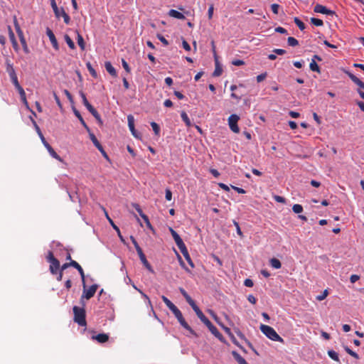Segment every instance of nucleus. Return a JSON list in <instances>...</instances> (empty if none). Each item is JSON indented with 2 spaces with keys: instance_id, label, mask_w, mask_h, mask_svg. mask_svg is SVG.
Returning a JSON list of instances; mask_svg holds the SVG:
<instances>
[{
  "instance_id": "obj_1",
  "label": "nucleus",
  "mask_w": 364,
  "mask_h": 364,
  "mask_svg": "<svg viewBox=\"0 0 364 364\" xmlns=\"http://www.w3.org/2000/svg\"><path fill=\"white\" fill-rule=\"evenodd\" d=\"M260 331L270 340L284 343V339L271 326L261 324Z\"/></svg>"
},
{
  "instance_id": "obj_2",
  "label": "nucleus",
  "mask_w": 364,
  "mask_h": 364,
  "mask_svg": "<svg viewBox=\"0 0 364 364\" xmlns=\"http://www.w3.org/2000/svg\"><path fill=\"white\" fill-rule=\"evenodd\" d=\"M73 310L74 313V321L80 326H86L87 323L85 319L86 315L85 309L75 306Z\"/></svg>"
},
{
  "instance_id": "obj_3",
  "label": "nucleus",
  "mask_w": 364,
  "mask_h": 364,
  "mask_svg": "<svg viewBox=\"0 0 364 364\" xmlns=\"http://www.w3.org/2000/svg\"><path fill=\"white\" fill-rule=\"evenodd\" d=\"M80 95L82 98L83 105L86 107V108L88 109V111L92 114V116L99 122H101V117L100 114L97 112V111L90 105V103L88 102L85 94L80 91Z\"/></svg>"
},
{
  "instance_id": "obj_4",
  "label": "nucleus",
  "mask_w": 364,
  "mask_h": 364,
  "mask_svg": "<svg viewBox=\"0 0 364 364\" xmlns=\"http://www.w3.org/2000/svg\"><path fill=\"white\" fill-rule=\"evenodd\" d=\"M50 4L56 17L59 18L60 16H62L63 18L65 23L69 24L70 21V18L68 16V14L64 11V9L62 8L61 11H59L55 0H50Z\"/></svg>"
},
{
  "instance_id": "obj_5",
  "label": "nucleus",
  "mask_w": 364,
  "mask_h": 364,
  "mask_svg": "<svg viewBox=\"0 0 364 364\" xmlns=\"http://www.w3.org/2000/svg\"><path fill=\"white\" fill-rule=\"evenodd\" d=\"M6 70L8 73L14 85L18 83L17 75L16 73L13 64L11 63V60L9 59L6 60Z\"/></svg>"
},
{
  "instance_id": "obj_6",
  "label": "nucleus",
  "mask_w": 364,
  "mask_h": 364,
  "mask_svg": "<svg viewBox=\"0 0 364 364\" xmlns=\"http://www.w3.org/2000/svg\"><path fill=\"white\" fill-rule=\"evenodd\" d=\"M82 284H83L84 289H83V294L82 295L81 299H80L81 301H82V299L84 298L89 300L92 297H93L97 288H98L97 284H92V286L90 287V288L88 289H86L85 282L84 281V283H82Z\"/></svg>"
},
{
  "instance_id": "obj_7",
  "label": "nucleus",
  "mask_w": 364,
  "mask_h": 364,
  "mask_svg": "<svg viewBox=\"0 0 364 364\" xmlns=\"http://www.w3.org/2000/svg\"><path fill=\"white\" fill-rule=\"evenodd\" d=\"M240 117L237 114H231L228 118V124L231 131L234 133H239L240 129L237 125V122L239 121Z\"/></svg>"
},
{
  "instance_id": "obj_8",
  "label": "nucleus",
  "mask_w": 364,
  "mask_h": 364,
  "mask_svg": "<svg viewBox=\"0 0 364 364\" xmlns=\"http://www.w3.org/2000/svg\"><path fill=\"white\" fill-rule=\"evenodd\" d=\"M209 331L217 338L219 341L223 343H225V339L223 336L219 332L217 328L213 325V323L208 320L204 323Z\"/></svg>"
},
{
  "instance_id": "obj_9",
  "label": "nucleus",
  "mask_w": 364,
  "mask_h": 364,
  "mask_svg": "<svg viewBox=\"0 0 364 364\" xmlns=\"http://www.w3.org/2000/svg\"><path fill=\"white\" fill-rule=\"evenodd\" d=\"M100 208L103 210V212L105 213V215L106 218L107 219V220L109 221V224L117 231V235H118L119 237L120 238L121 241L124 242V238H123V237H122V235L121 234L119 228L114 224L113 220L110 218V217L108 215V213H107V210L102 205H100Z\"/></svg>"
},
{
  "instance_id": "obj_10",
  "label": "nucleus",
  "mask_w": 364,
  "mask_h": 364,
  "mask_svg": "<svg viewBox=\"0 0 364 364\" xmlns=\"http://www.w3.org/2000/svg\"><path fill=\"white\" fill-rule=\"evenodd\" d=\"M128 126L132 135L136 139H141V134L138 133L134 128V119L131 114L127 117Z\"/></svg>"
},
{
  "instance_id": "obj_11",
  "label": "nucleus",
  "mask_w": 364,
  "mask_h": 364,
  "mask_svg": "<svg viewBox=\"0 0 364 364\" xmlns=\"http://www.w3.org/2000/svg\"><path fill=\"white\" fill-rule=\"evenodd\" d=\"M314 11L328 16H333L335 14L333 11L327 9L325 6L321 4H316L314 8Z\"/></svg>"
},
{
  "instance_id": "obj_12",
  "label": "nucleus",
  "mask_w": 364,
  "mask_h": 364,
  "mask_svg": "<svg viewBox=\"0 0 364 364\" xmlns=\"http://www.w3.org/2000/svg\"><path fill=\"white\" fill-rule=\"evenodd\" d=\"M193 310L196 314L197 316L199 318V319L205 323L209 319L204 315V314L202 312V311L198 308V306L196 305V302L191 304L190 305Z\"/></svg>"
},
{
  "instance_id": "obj_13",
  "label": "nucleus",
  "mask_w": 364,
  "mask_h": 364,
  "mask_svg": "<svg viewBox=\"0 0 364 364\" xmlns=\"http://www.w3.org/2000/svg\"><path fill=\"white\" fill-rule=\"evenodd\" d=\"M170 232L178 249L186 245L179 235L173 228H170Z\"/></svg>"
},
{
  "instance_id": "obj_14",
  "label": "nucleus",
  "mask_w": 364,
  "mask_h": 364,
  "mask_svg": "<svg viewBox=\"0 0 364 364\" xmlns=\"http://www.w3.org/2000/svg\"><path fill=\"white\" fill-rule=\"evenodd\" d=\"M46 35L49 38L50 41V43H51V44L53 46V47L56 50H58L59 49V46H58L57 39H56L53 32L49 28H46Z\"/></svg>"
},
{
  "instance_id": "obj_15",
  "label": "nucleus",
  "mask_w": 364,
  "mask_h": 364,
  "mask_svg": "<svg viewBox=\"0 0 364 364\" xmlns=\"http://www.w3.org/2000/svg\"><path fill=\"white\" fill-rule=\"evenodd\" d=\"M178 321L180 324L186 330H188L193 336L198 337V334L195 332L194 330L188 324V323L184 319L183 316H181L179 318H177Z\"/></svg>"
},
{
  "instance_id": "obj_16",
  "label": "nucleus",
  "mask_w": 364,
  "mask_h": 364,
  "mask_svg": "<svg viewBox=\"0 0 364 364\" xmlns=\"http://www.w3.org/2000/svg\"><path fill=\"white\" fill-rule=\"evenodd\" d=\"M346 73L355 85H357L360 88L364 90V82L363 81L348 71H346Z\"/></svg>"
},
{
  "instance_id": "obj_17",
  "label": "nucleus",
  "mask_w": 364,
  "mask_h": 364,
  "mask_svg": "<svg viewBox=\"0 0 364 364\" xmlns=\"http://www.w3.org/2000/svg\"><path fill=\"white\" fill-rule=\"evenodd\" d=\"M139 258H140V260L141 261V262L143 263V264L146 267V268L151 272H154V270L151 267V266L150 265L149 262L147 261L146 258V256L144 254L143 251L141 250V252H138L137 253Z\"/></svg>"
},
{
  "instance_id": "obj_18",
  "label": "nucleus",
  "mask_w": 364,
  "mask_h": 364,
  "mask_svg": "<svg viewBox=\"0 0 364 364\" xmlns=\"http://www.w3.org/2000/svg\"><path fill=\"white\" fill-rule=\"evenodd\" d=\"M70 264H71V267L75 268L79 272L82 278V283H84L85 276L82 267L75 260H71V262H70Z\"/></svg>"
},
{
  "instance_id": "obj_19",
  "label": "nucleus",
  "mask_w": 364,
  "mask_h": 364,
  "mask_svg": "<svg viewBox=\"0 0 364 364\" xmlns=\"http://www.w3.org/2000/svg\"><path fill=\"white\" fill-rule=\"evenodd\" d=\"M92 338L96 340L100 343H104L109 340V336L107 333H99L96 336H92Z\"/></svg>"
},
{
  "instance_id": "obj_20",
  "label": "nucleus",
  "mask_w": 364,
  "mask_h": 364,
  "mask_svg": "<svg viewBox=\"0 0 364 364\" xmlns=\"http://www.w3.org/2000/svg\"><path fill=\"white\" fill-rule=\"evenodd\" d=\"M183 257H185L186 260L188 262V263L191 265V267H194L193 262L191 260V258L189 255L188 251L185 246L182 247L179 249Z\"/></svg>"
},
{
  "instance_id": "obj_21",
  "label": "nucleus",
  "mask_w": 364,
  "mask_h": 364,
  "mask_svg": "<svg viewBox=\"0 0 364 364\" xmlns=\"http://www.w3.org/2000/svg\"><path fill=\"white\" fill-rule=\"evenodd\" d=\"M46 148L53 158L57 159L60 162H63V159L55 151V150L52 148V146L50 144H47Z\"/></svg>"
},
{
  "instance_id": "obj_22",
  "label": "nucleus",
  "mask_w": 364,
  "mask_h": 364,
  "mask_svg": "<svg viewBox=\"0 0 364 364\" xmlns=\"http://www.w3.org/2000/svg\"><path fill=\"white\" fill-rule=\"evenodd\" d=\"M73 112L75 114V115L78 118V119L80 120L81 124L87 129V132H90V128L87 125V124L85 123V120L83 119L82 117L81 116L80 112L75 108V107H73Z\"/></svg>"
},
{
  "instance_id": "obj_23",
  "label": "nucleus",
  "mask_w": 364,
  "mask_h": 364,
  "mask_svg": "<svg viewBox=\"0 0 364 364\" xmlns=\"http://www.w3.org/2000/svg\"><path fill=\"white\" fill-rule=\"evenodd\" d=\"M50 263V264L49 269H50L51 274H57L58 271L60 269V262L58 259H56Z\"/></svg>"
},
{
  "instance_id": "obj_24",
  "label": "nucleus",
  "mask_w": 364,
  "mask_h": 364,
  "mask_svg": "<svg viewBox=\"0 0 364 364\" xmlns=\"http://www.w3.org/2000/svg\"><path fill=\"white\" fill-rule=\"evenodd\" d=\"M235 332L236 333V334L242 340L245 341L247 342V343L248 344V346L254 350V352L256 353V354H258L257 352L256 351V350L253 348L252 343L248 341L247 340V338H245V336L242 333V331L239 329V328H235Z\"/></svg>"
},
{
  "instance_id": "obj_25",
  "label": "nucleus",
  "mask_w": 364,
  "mask_h": 364,
  "mask_svg": "<svg viewBox=\"0 0 364 364\" xmlns=\"http://www.w3.org/2000/svg\"><path fill=\"white\" fill-rule=\"evenodd\" d=\"M235 332L236 333V334L242 340L245 341L247 342V343L248 344V346L254 350V352L256 353V354H258L257 352L256 351V350L253 348L252 343L248 341L247 340V338H245V336L242 333V331L239 329V328H235Z\"/></svg>"
},
{
  "instance_id": "obj_26",
  "label": "nucleus",
  "mask_w": 364,
  "mask_h": 364,
  "mask_svg": "<svg viewBox=\"0 0 364 364\" xmlns=\"http://www.w3.org/2000/svg\"><path fill=\"white\" fill-rule=\"evenodd\" d=\"M105 67L106 70L113 77H117V71L115 68L112 66L110 62H105Z\"/></svg>"
},
{
  "instance_id": "obj_27",
  "label": "nucleus",
  "mask_w": 364,
  "mask_h": 364,
  "mask_svg": "<svg viewBox=\"0 0 364 364\" xmlns=\"http://www.w3.org/2000/svg\"><path fill=\"white\" fill-rule=\"evenodd\" d=\"M168 15L171 17L176 18L177 19H184L185 18V16L182 13H181L176 10H174V9H171L168 11Z\"/></svg>"
},
{
  "instance_id": "obj_28",
  "label": "nucleus",
  "mask_w": 364,
  "mask_h": 364,
  "mask_svg": "<svg viewBox=\"0 0 364 364\" xmlns=\"http://www.w3.org/2000/svg\"><path fill=\"white\" fill-rule=\"evenodd\" d=\"M76 33H77V44L80 46V49L82 50H84L85 48V43L84 39H83L82 36H81V34L77 31H76Z\"/></svg>"
},
{
  "instance_id": "obj_29",
  "label": "nucleus",
  "mask_w": 364,
  "mask_h": 364,
  "mask_svg": "<svg viewBox=\"0 0 364 364\" xmlns=\"http://www.w3.org/2000/svg\"><path fill=\"white\" fill-rule=\"evenodd\" d=\"M179 291L181 293V294L185 298L186 301L188 303L189 305L191 304L194 303L195 301L192 299V298L188 294V293L186 291V290L183 288H179Z\"/></svg>"
},
{
  "instance_id": "obj_30",
  "label": "nucleus",
  "mask_w": 364,
  "mask_h": 364,
  "mask_svg": "<svg viewBox=\"0 0 364 364\" xmlns=\"http://www.w3.org/2000/svg\"><path fill=\"white\" fill-rule=\"evenodd\" d=\"M232 355L239 364H246L247 361L236 351H232Z\"/></svg>"
},
{
  "instance_id": "obj_31",
  "label": "nucleus",
  "mask_w": 364,
  "mask_h": 364,
  "mask_svg": "<svg viewBox=\"0 0 364 364\" xmlns=\"http://www.w3.org/2000/svg\"><path fill=\"white\" fill-rule=\"evenodd\" d=\"M181 117L182 120L185 122V124L187 127L191 126V122L188 114L185 112L183 111L181 112Z\"/></svg>"
},
{
  "instance_id": "obj_32",
  "label": "nucleus",
  "mask_w": 364,
  "mask_h": 364,
  "mask_svg": "<svg viewBox=\"0 0 364 364\" xmlns=\"http://www.w3.org/2000/svg\"><path fill=\"white\" fill-rule=\"evenodd\" d=\"M309 68L312 71L320 73V68L316 63V62L314 60V59L311 60V62L310 63Z\"/></svg>"
},
{
  "instance_id": "obj_33",
  "label": "nucleus",
  "mask_w": 364,
  "mask_h": 364,
  "mask_svg": "<svg viewBox=\"0 0 364 364\" xmlns=\"http://www.w3.org/2000/svg\"><path fill=\"white\" fill-rule=\"evenodd\" d=\"M328 355L332 360H333L338 363H340L338 354L336 351H334L333 350H330L328 351Z\"/></svg>"
},
{
  "instance_id": "obj_34",
  "label": "nucleus",
  "mask_w": 364,
  "mask_h": 364,
  "mask_svg": "<svg viewBox=\"0 0 364 364\" xmlns=\"http://www.w3.org/2000/svg\"><path fill=\"white\" fill-rule=\"evenodd\" d=\"M88 132H89V136H90V140L92 141L93 144L95 146V147L97 148V147L100 146L101 144L97 140V139L96 138L95 134L93 133H91L90 131Z\"/></svg>"
},
{
  "instance_id": "obj_35",
  "label": "nucleus",
  "mask_w": 364,
  "mask_h": 364,
  "mask_svg": "<svg viewBox=\"0 0 364 364\" xmlns=\"http://www.w3.org/2000/svg\"><path fill=\"white\" fill-rule=\"evenodd\" d=\"M270 264L275 269H279L282 267V264L278 259L272 258L270 260Z\"/></svg>"
},
{
  "instance_id": "obj_36",
  "label": "nucleus",
  "mask_w": 364,
  "mask_h": 364,
  "mask_svg": "<svg viewBox=\"0 0 364 364\" xmlns=\"http://www.w3.org/2000/svg\"><path fill=\"white\" fill-rule=\"evenodd\" d=\"M21 97V101L23 103V105L26 106V107L31 111V112L32 113L33 115L34 116H36L35 112H33L31 109H30L29 107V105H28V101L26 100V93L23 95H21L20 96Z\"/></svg>"
},
{
  "instance_id": "obj_37",
  "label": "nucleus",
  "mask_w": 364,
  "mask_h": 364,
  "mask_svg": "<svg viewBox=\"0 0 364 364\" xmlns=\"http://www.w3.org/2000/svg\"><path fill=\"white\" fill-rule=\"evenodd\" d=\"M64 38H65V42L67 43L68 46H69V48L73 50L75 49V43L73 41V40L70 38V37L66 34V35H65Z\"/></svg>"
},
{
  "instance_id": "obj_38",
  "label": "nucleus",
  "mask_w": 364,
  "mask_h": 364,
  "mask_svg": "<svg viewBox=\"0 0 364 364\" xmlns=\"http://www.w3.org/2000/svg\"><path fill=\"white\" fill-rule=\"evenodd\" d=\"M294 22L299 28L300 30L303 31L305 29V24L298 17H295L294 18Z\"/></svg>"
},
{
  "instance_id": "obj_39",
  "label": "nucleus",
  "mask_w": 364,
  "mask_h": 364,
  "mask_svg": "<svg viewBox=\"0 0 364 364\" xmlns=\"http://www.w3.org/2000/svg\"><path fill=\"white\" fill-rule=\"evenodd\" d=\"M311 23L316 26H322L323 25V21L316 18H311Z\"/></svg>"
},
{
  "instance_id": "obj_40",
  "label": "nucleus",
  "mask_w": 364,
  "mask_h": 364,
  "mask_svg": "<svg viewBox=\"0 0 364 364\" xmlns=\"http://www.w3.org/2000/svg\"><path fill=\"white\" fill-rule=\"evenodd\" d=\"M86 65H87V70H89V72H90V75H91L93 77L96 78V77H97V72H96V71H95V70L92 67V65H91L90 63H87L86 64Z\"/></svg>"
},
{
  "instance_id": "obj_41",
  "label": "nucleus",
  "mask_w": 364,
  "mask_h": 364,
  "mask_svg": "<svg viewBox=\"0 0 364 364\" xmlns=\"http://www.w3.org/2000/svg\"><path fill=\"white\" fill-rule=\"evenodd\" d=\"M287 42H288L289 46H292V47L296 46L297 45H299V41L294 37H289L287 39Z\"/></svg>"
},
{
  "instance_id": "obj_42",
  "label": "nucleus",
  "mask_w": 364,
  "mask_h": 364,
  "mask_svg": "<svg viewBox=\"0 0 364 364\" xmlns=\"http://www.w3.org/2000/svg\"><path fill=\"white\" fill-rule=\"evenodd\" d=\"M151 126L153 129V131L154 132V134L156 135H159V132H160V127L158 125V124L154 122H151Z\"/></svg>"
},
{
  "instance_id": "obj_43",
  "label": "nucleus",
  "mask_w": 364,
  "mask_h": 364,
  "mask_svg": "<svg viewBox=\"0 0 364 364\" xmlns=\"http://www.w3.org/2000/svg\"><path fill=\"white\" fill-rule=\"evenodd\" d=\"M292 210L295 213H301L303 211V207L301 205L299 204H294L292 207Z\"/></svg>"
},
{
  "instance_id": "obj_44",
  "label": "nucleus",
  "mask_w": 364,
  "mask_h": 364,
  "mask_svg": "<svg viewBox=\"0 0 364 364\" xmlns=\"http://www.w3.org/2000/svg\"><path fill=\"white\" fill-rule=\"evenodd\" d=\"M130 240L132 241V242L133 243L136 250V252H141L142 250L141 248L139 247L138 242H136V239L133 237V236H131L130 237Z\"/></svg>"
},
{
  "instance_id": "obj_45",
  "label": "nucleus",
  "mask_w": 364,
  "mask_h": 364,
  "mask_svg": "<svg viewBox=\"0 0 364 364\" xmlns=\"http://www.w3.org/2000/svg\"><path fill=\"white\" fill-rule=\"evenodd\" d=\"M345 350L351 356H353V358H355V359H358L359 358V356L358 355V353H356L355 352L353 351L351 349H350L348 346H346L344 348Z\"/></svg>"
},
{
  "instance_id": "obj_46",
  "label": "nucleus",
  "mask_w": 364,
  "mask_h": 364,
  "mask_svg": "<svg viewBox=\"0 0 364 364\" xmlns=\"http://www.w3.org/2000/svg\"><path fill=\"white\" fill-rule=\"evenodd\" d=\"M210 315L212 316V317L213 318V319L216 321V323L220 326L222 327V326H223L224 324L219 320L218 317L217 316V315L213 311H209Z\"/></svg>"
},
{
  "instance_id": "obj_47",
  "label": "nucleus",
  "mask_w": 364,
  "mask_h": 364,
  "mask_svg": "<svg viewBox=\"0 0 364 364\" xmlns=\"http://www.w3.org/2000/svg\"><path fill=\"white\" fill-rule=\"evenodd\" d=\"M46 259L48 262H51L56 260L57 259L54 257L52 251H48L46 256Z\"/></svg>"
},
{
  "instance_id": "obj_48",
  "label": "nucleus",
  "mask_w": 364,
  "mask_h": 364,
  "mask_svg": "<svg viewBox=\"0 0 364 364\" xmlns=\"http://www.w3.org/2000/svg\"><path fill=\"white\" fill-rule=\"evenodd\" d=\"M132 206L135 208V210L138 212V213L139 214V215H140L142 218H143V216H144V215H146L143 213V211H142V210H141V208H140V205H139V204H137V203H134V204L132 205Z\"/></svg>"
},
{
  "instance_id": "obj_49",
  "label": "nucleus",
  "mask_w": 364,
  "mask_h": 364,
  "mask_svg": "<svg viewBox=\"0 0 364 364\" xmlns=\"http://www.w3.org/2000/svg\"><path fill=\"white\" fill-rule=\"evenodd\" d=\"M156 37L164 46H166L169 44L168 41L162 35L158 33Z\"/></svg>"
},
{
  "instance_id": "obj_50",
  "label": "nucleus",
  "mask_w": 364,
  "mask_h": 364,
  "mask_svg": "<svg viewBox=\"0 0 364 364\" xmlns=\"http://www.w3.org/2000/svg\"><path fill=\"white\" fill-rule=\"evenodd\" d=\"M328 290L325 289L321 295H318L316 296V299L318 301H322L324 299H326V297L328 296Z\"/></svg>"
},
{
  "instance_id": "obj_51",
  "label": "nucleus",
  "mask_w": 364,
  "mask_h": 364,
  "mask_svg": "<svg viewBox=\"0 0 364 364\" xmlns=\"http://www.w3.org/2000/svg\"><path fill=\"white\" fill-rule=\"evenodd\" d=\"M122 67L126 70V72L127 73H130L131 69H130V68L129 66V64L127 63V62L124 59L122 60Z\"/></svg>"
},
{
  "instance_id": "obj_52",
  "label": "nucleus",
  "mask_w": 364,
  "mask_h": 364,
  "mask_svg": "<svg viewBox=\"0 0 364 364\" xmlns=\"http://www.w3.org/2000/svg\"><path fill=\"white\" fill-rule=\"evenodd\" d=\"M232 341V342L237 346H238L240 348H241L242 350H245L244 348L240 345L239 342L237 341V339L235 338V337L234 336V335L232 333L230 336H229Z\"/></svg>"
},
{
  "instance_id": "obj_53",
  "label": "nucleus",
  "mask_w": 364,
  "mask_h": 364,
  "mask_svg": "<svg viewBox=\"0 0 364 364\" xmlns=\"http://www.w3.org/2000/svg\"><path fill=\"white\" fill-rule=\"evenodd\" d=\"M161 299L165 303L166 306L169 309L173 304L165 296H162Z\"/></svg>"
},
{
  "instance_id": "obj_54",
  "label": "nucleus",
  "mask_w": 364,
  "mask_h": 364,
  "mask_svg": "<svg viewBox=\"0 0 364 364\" xmlns=\"http://www.w3.org/2000/svg\"><path fill=\"white\" fill-rule=\"evenodd\" d=\"M9 37H10L11 40L12 41L14 46H17V43L15 39V36H14L13 31H11V27H9Z\"/></svg>"
},
{
  "instance_id": "obj_55",
  "label": "nucleus",
  "mask_w": 364,
  "mask_h": 364,
  "mask_svg": "<svg viewBox=\"0 0 364 364\" xmlns=\"http://www.w3.org/2000/svg\"><path fill=\"white\" fill-rule=\"evenodd\" d=\"M14 87H16V89L18 90L20 96L21 95H23L26 92L24 91V90L23 89V87L21 86V85L18 83H17L16 85H14Z\"/></svg>"
},
{
  "instance_id": "obj_56",
  "label": "nucleus",
  "mask_w": 364,
  "mask_h": 364,
  "mask_svg": "<svg viewBox=\"0 0 364 364\" xmlns=\"http://www.w3.org/2000/svg\"><path fill=\"white\" fill-rule=\"evenodd\" d=\"M97 149L101 152V154H102V156H104L105 159H106L108 161L109 160V158L107 154L106 153V151H105V149L102 145L100 146L97 147Z\"/></svg>"
},
{
  "instance_id": "obj_57",
  "label": "nucleus",
  "mask_w": 364,
  "mask_h": 364,
  "mask_svg": "<svg viewBox=\"0 0 364 364\" xmlns=\"http://www.w3.org/2000/svg\"><path fill=\"white\" fill-rule=\"evenodd\" d=\"M213 11H214V6H213V4H210L209 6L208 11V16L209 19H211L213 18Z\"/></svg>"
},
{
  "instance_id": "obj_58",
  "label": "nucleus",
  "mask_w": 364,
  "mask_h": 364,
  "mask_svg": "<svg viewBox=\"0 0 364 364\" xmlns=\"http://www.w3.org/2000/svg\"><path fill=\"white\" fill-rule=\"evenodd\" d=\"M14 25H15V28H16V32L18 33V36H21L23 34V33L21 30V28H20L16 18H14Z\"/></svg>"
},
{
  "instance_id": "obj_59",
  "label": "nucleus",
  "mask_w": 364,
  "mask_h": 364,
  "mask_svg": "<svg viewBox=\"0 0 364 364\" xmlns=\"http://www.w3.org/2000/svg\"><path fill=\"white\" fill-rule=\"evenodd\" d=\"M233 223H234V225L235 226L236 228V230H237V233L240 236V237H243V234L240 230V225H239V223L236 221H233Z\"/></svg>"
},
{
  "instance_id": "obj_60",
  "label": "nucleus",
  "mask_w": 364,
  "mask_h": 364,
  "mask_svg": "<svg viewBox=\"0 0 364 364\" xmlns=\"http://www.w3.org/2000/svg\"><path fill=\"white\" fill-rule=\"evenodd\" d=\"M271 9L274 14H277L279 12V5L277 4H273L271 5Z\"/></svg>"
},
{
  "instance_id": "obj_61",
  "label": "nucleus",
  "mask_w": 364,
  "mask_h": 364,
  "mask_svg": "<svg viewBox=\"0 0 364 364\" xmlns=\"http://www.w3.org/2000/svg\"><path fill=\"white\" fill-rule=\"evenodd\" d=\"M53 97H54V99H55L58 106L59 107V108L60 109H63V105L61 104L60 98H59V97L57 95V94L55 92H53Z\"/></svg>"
},
{
  "instance_id": "obj_62",
  "label": "nucleus",
  "mask_w": 364,
  "mask_h": 364,
  "mask_svg": "<svg viewBox=\"0 0 364 364\" xmlns=\"http://www.w3.org/2000/svg\"><path fill=\"white\" fill-rule=\"evenodd\" d=\"M274 199L277 202L281 203H284L286 202V199L284 197L280 196H274Z\"/></svg>"
},
{
  "instance_id": "obj_63",
  "label": "nucleus",
  "mask_w": 364,
  "mask_h": 364,
  "mask_svg": "<svg viewBox=\"0 0 364 364\" xmlns=\"http://www.w3.org/2000/svg\"><path fill=\"white\" fill-rule=\"evenodd\" d=\"M232 64L236 66L245 65V62L242 60L236 59L232 61Z\"/></svg>"
},
{
  "instance_id": "obj_64",
  "label": "nucleus",
  "mask_w": 364,
  "mask_h": 364,
  "mask_svg": "<svg viewBox=\"0 0 364 364\" xmlns=\"http://www.w3.org/2000/svg\"><path fill=\"white\" fill-rule=\"evenodd\" d=\"M245 286L247 287H252L254 285L253 281L250 279H246L244 282Z\"/></svg>"
}]
</instances>
